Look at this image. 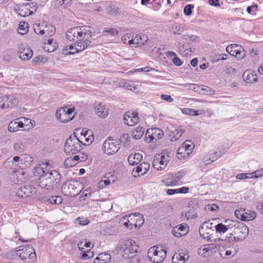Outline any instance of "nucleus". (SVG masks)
I'll use <instances>...</instances> for the list:
<instances>
[{
	"label": "nucleus",
	"instance_id": "nucleus-54",
	"mask_svg": "<svg viewBox=\"0 0 263 263\" xmlns=\"http://www.w3.org/2000/svg\"><path fill=\"white\" fill-rule=\"evenodd\" d=\"M150 128L148 129L146 131L145 134V137L146 138V140L148 143L152 142L154 140V139H152V134H150L152 132H149Z\"/></svg>",
	"mask_w": 263,
	"mask_h": 263
},
{
	"label": "nucleus",
	"instance_id": "nucleus-46",
	"mask_svg": "<svg viewBox=\"0 0 263 263\" xmlns=\"http://www.w3.org/2000/svg\"><path fill=\"white\" fill-rule=\"evenodd\" d=\"M104 33H108L109 34H110L111 36H115L117 35L118 33V31L115 28H105L103 30Z\"/></svg>",
	"mask_w": 263,
	"mask_h": 263
},
{
	"label": "nucleus",
	"instance_id": "nucleus-9",
	"mask_svg": "<svg viewBox=\"0 0 263 263\" xmlns=\"http://www.w3.org/2000/svg\"><path fill=\"white\" fill-rule=\"evenodd\" d=\"M235 215L241 221H247L254 220L256 217V213L255 211L240 208L235 211Z\"/></svg>",
	"mask_w": 263,
	"mask_h": 263
},
{
	"label": "nucleus",
	"instance_id": "nucleus-28",
	"mask_svg": "<svg viewBox=\"0 0 263 263\" xmlns=\"http://www.w3.org/2000/svg\"><path fill=\"white\" fill-rule=\"evenodd\" d=\"M149 132H152L150 134L152 135V139L155 140L156 141L161 139L164 136L163 130L158 128H150Z\"/></svg>",
	"mask_w": 263,
	"mask_h": 263
},
{
	"label": "nucleus",
	"instance_id": "nucleus-36",
	"mask_svg": "<svg viewBox=\"0 0 263 263\" xmlns=\"http://www.w3.org/2000/svg\"><path fill=\"white\" fill-rule=\"evenodd\" d=\"M232 252L231 250H227L224 248L221 249L219 250V255L223 258H229L231 256H233L235 254V252H233L232 255Z\"/></svg>",
	"mask_w": 263,
	"mask_h": 263
},
{
	"label": "nucleus",
	"instance_id": "nucleus-21",
	"mask_svg": "<svg viewBox=\"0 0 263 263\" xmlns=\"http://www.w3.org/2000/svg\"><path fill=\"white\" fill-rule=\"evenodd\" d=\"M142 155L139 153L131 154L128 157V161L131 165L139 163L142 159Z\"/></svg>",
	"mask_w": 263,
	"mask_h": 263
},
{
	"label": "nucleus",
	"instance_id": "nucleus-26",
	"mask_svg": "<svg viewBox=\"0 0 263 263\" xmlns=\"http://www.w3.org/2000/svg\"><path fill=\"white\" fill-rule=\"evenodd\" d=\"M33 55V51L29 48L22 49L19 52V57L22 60H29L32 57Z\"/></svg>",
	"mask_w": 263,
	"mask_h": 263
},
{
	"label": "nucleus",
	"instance_id": "nucleus-1",
	"mask_svg": "<svg viewBox=\"0 0 263 263\" xmlns=\"http://www.w3.org/2000/svg\"><path fill=\"white\" fill-rule=\"evenodd\" d=\"M92 30L89 26H77L68 30L66 37L70 41H76L75 51H69V54H73L86 49L91 43L89 39L92 36Z\"/></svg>",
	"mask_w": 263,
	"mask_h": 263
},
{
	"label": "nucleus",
	"instance_id": "nucleus-17",
	"mask_svg": "<svg viewBox=\"0 0 263 263\" xmlns=\"http://www.w3.org/2000/svg\"><path fill=\"white\" fill-rule=\"evenodd\" d=\"M47 164L46 163H42L36 165L33 170L34 175L39 177V178H42L43 176H45V174L49 172L47 170Z\"/></svg>",
	"mask_w": 263,
	"mask_h": 263
},
{
	"label": "nucleus",
	"instance_id": "nucleus-34",
	"mask_svg": "<svg viewBox=\"0 0 263 263\" xmlns=\"http://www.w3.org/2000/svg\"><path fill=\"white\" fill-rule=\"evenodd\" d=\"M144 129L141 126L136 128L132 132V137L134 139H140L143 135Z\"/></svg>",
	"mask_w": 263,
	"mask_h": 263
},
{
	"label": "nucleus",
	"instance_id": "nucleus-59",
	"mask_svg": "<svg viewBox=\"0 0 263 263\" xmlns=\"http://www.w3.org/2000/svg\"><path fill=\"white\" fill-rule=\"evenodd\" d=\"M79 155L80 158V161L81 162L85 161L88 158V156H87V154L86 153H84V152L80 153L79 154Z\"/></svg>",
	"mask_w": 263,
	"mask_h": 263
},
{
	"label": "nucleus",
	"instance_id": "nucleus-56",
	"mask_svg": "<svg viewBox=\"0 0 263 263\" xmlns=\"http://www.w3.org/2000/svg\"><path fill=\"white\" fill-rule=\"evenodd\" d=\"M20 121H22L23 122V127L25 125L27 126L29 123H31V119L29 118H27L25 117H21L19 118Z\"/></svg>",
	"mask_w": 263,
	"mask_h": 263
},
{
	"label": "nucleus",
	"instance_id": "nucleus-18",
	"mask_svg": "<svg viewBox=\"0 0 263 263\" xmlns=\"http://www.w3.org/2000/svg\"><path fill=\"white\" fill-rule=\"evenodd\" d=\"M20 128H23V122L20 121L19 118L11 121L8 126V130L10 132H15Z\"/></svg>",
	"mask_w": 263,
	"mask_h": 263
},
{
	"label": "nucleus",
	"instance_id": "nucleus-32",
	"mask_svg": "<svg viewBox=\"0 0 263 263\" xmlns=\"http://www.w3.org/2000/svg\"><path fill=\"white\" fill-rule=\"evenodd\" d=\"M178 51L183 56L191 54L192 50L187 44H179Z\"/></svg>",
	"mask_w": 263,
	"mask_h": 263
},
{
	"label": "nucleus",
	"instance_id": "nucleus-45",
	"mask_svg": "<svg viewBox=\"0 0 263 263\" xmlns=\"http://www.w3.org/2000/svg\"><path fill=\"white\" fill-rule=\"evenodd\" d=\"M193 8H194L193 5L189 4V5H186L184 7V10H183L184 13L185 14V15H186L187 16L190 15L192 13V10Z\"/></svg>",
	"mask_w": 263,
	"mask_h": 263
},
{
	"label": "nucleus",
	"instance_id": "nucleus-35",
	"mask_svg": "<svg viewBox=\"0 0 263 263\" xmlns=\"http://www.w3.org/2000/svg\"><path fill=\"white\" fill-rule=\"evenodd\" d=\"M28 24L25 22L20 23L18 28V32L21 35L26 34L28 31Z\"/></svg>",
	"mask_w": 263,
	"mask_h": 263
},
{
	"label": "nucleus",
	"instance_id": "nucleus-47",
	"mask_svg": "<svg viewBox=\"0 0 263 263\" xmlns=\"http://www.w3.org/2000/svg\"><path fill=\"white\" fill-rule=\"evenodd\" d=\"M76 221L78 224L82 226L87 225L89 223V220L85 218L79 217L76 219Z\"/></svg>",
	"mask_w": 263,
	"mask_h": 263
},
{
	"label": "nucleus",
	"instance_id": "nucleus-29",
	"mask_svg": "<svg viewBox=\"0 0 263 263\" xmlns=\"http://www.w3.org/2000/svg\"><path fill=\"white\" fill-rule=\"evenodd\" d=\"M183 131L179 128H175L174 130L171 131L169 136L171 141H176L178 140L182 136Z\"/></svg>",
	"mask_w": 263,
	"mask_h": 263
},
{
	"label": "nucleus",
	"instance_id": "nucleus-15",
	"mask_svg": "<svg viewBox=\"0 0 263 263\" xmlns=\"http://www.w3.org/2000/svg\"><path fill=\"white\" fill-rule=\"evenodd\" d=\"M55 115L57 119L63 123L69 122L74 118V116L72 117L69 116L66 113L65 110L63 109L62 108L58 109L56 111Z\"/></svg>",
	"mask_w": 263,
	"mask_h": 263
},
{
	"label": "nucleus",
	"instance_id": "nucleus-2",
	"mask_svg": "<svg viewBox=\"0 0 263 263\" xmlns=\"http://www.w3.org/2000/svg\"><path fill=\"white\" fill-rule=\"evenodd\" d=\"M61 175L55 170L47 172L42 178H39V185L47 190L57 188L61 181Z\"/></svg>",
	"mask_w": 263,
	"mask_h": 263
},
{
	"label": "nucleus",
	"instance_id": "nucleus-37",
	"mask_svg": "<svg viewBox=\"0 0 263 263\" xmlns=\"http://www.w3.org/2000/svg\"><path fill=\"white\" fill-rule=\"evenodd\" d=\"M13 147L14 149L18 153H21L23 152L26 148L25 145L20 141L17 142L15 143H14Z\"/></svg>",
	"mask_w": 263,
	"mask_h": 263
},
{
	"label": "nucleus",
	"instance_id": "nucleus-8",
	"mask_svg": "<svg viewBox=\"0 0 263 263\" xmlns=\"http://www.w3.org/2000/svg\"><path fill=\"white\" fill-rule=\"evenodd\" d=\"M78 182L75 180H69L64 183L61 187L62 192L65 196L74 197L79 194V190L76 185Z\"/></svg>",
	"mask_w": 263,
	"mask_h": 263
},
{
	"label": "nucleus",
	"instance_id": "nucleus-57",
	"mask_svg": "<svg viewBox=\"0 0 263 263\" xmlns=\"http://www.w3.org/2000/svg\"><path fill=\"white\" fill-rule=\"evenodd\" d=\"M161 99L165 100L168 102H172L173 101V99L172 98L170 95H162L161 96Z\"/></svg>",
	"mask_w": 263,
	"mask_h": 263
},
{
	"label": "nucleus",
	"instance_id": "nucleus-19",
	"mask_svg": "<svg viewBox=\"0 0 263 263\" xmlns=\"http://www.w3.org/2000/svg\"><path fill=\"white\" fill-rule=\"evenodd\" d=\"M243 79L247 83H251L253 82H256L257 77L256 74H254L251 71L246 70L242 74Z\"/></svg>",
	"mask_w": 263,
	"mask_h": 263
},
{
	"label": "nucleus",
	"instance_id": "nucleus-20",
	"mask_svg": "<svg viewBox=\"0 0 263 263\" xmlns=\"http://www.w3.org/2000/svg\"><path fill=\"white\" fill-rule=\"evenodd\" d=\"M111 260V256L106 253L100 254L94 260V263H108Z\"/></svg>",
	"mask_w": 263,
	"mask_h": 263
},
{
	"label": "nucleus",
	"instance_id": "nucleus-49",
	"mask_svg": "<svg viewBox=\"0 0 263 263\" xmlns=\"http://www.w3.org/2000/svg\"><path fill=\"white\" fill-rule=\"evenodd\" d=\"M236 177L237 179H240V180H242V179H247V178H251V175H250V174H245V173L239 174L236 176Z\"/></svg>",
	"mask_w": 263,
	"mask_h": 263
},
{
	"label": "nucleus",
	"instance_id": "nucleus-48",
	"mask_svg": "<svg viewBox=\"0 0 263 263\" xmlns=\"http://www.w3.org/2000/svg\"><path fill=\"white\" fill-rule=\"evenodd\" d=\"M204 231V228L203 227H200L199 229V233L200 236L204 239H209V233H203Z\"/></svg>",
	"mask_w": 263,
	"mask_h": 263
},
{
	"label": "nucleus",
	"instance_id": "nucleus-30",
	"mask_svg": "<svg viewBox=\"0 0 263 263\" xmlns=\"http://www.w3.org/2000/svg\"><path fill=\"white\" fill-rule=\"evenodd\" d=\"M166 256V251L162 249L160 250V252L157 254V256L153 257V261L154 263H160L162 262L165 258Z\"/></svg>",
	"mask_w": 263,
	"mask_h": 263
},
{
	"label": "nucleus",
	"instance_id": "nucleus-50",
	"mask_svg": "<svg viewBox=\"0 0 263 263\" xmlns=\"http://www.w3.org/2000/svg\"><path fill=\"white\" fill-rule=\"evenodd\" d=\"M139 39L140 41H139V43L144 45L147 43V42L148 40V38L145 34H140Z\"/></svg>",
	"mask_w": 263,
	"mask_h": 263
},
{
	"label": "nucleus",
	"instance_id": "nucleus-24",
	"mask_svg": "<svg viewBox=\"0 0 263 263\" xmlns=\"http://www.w3.org/2000/svg\"><path fill=\"white\" fill-rule=\"evenodd\" d=\"M96 112L100 117L105 118L108 115L107 108L101 103L96 107Z\"/></svg>",
	"mask_w": 263,
	"mask_h": 263
},
{
	"label": "nucleus",
	"instance_id": "nucleus-7",
	"mask_svg": "<svg viewBox=\"0 0 263 263\" xmlns=\"http://www.w3.org/2000/svg\"><path fill=\"white\" fill-rule=\"evenodd\" d=\"M15 251L17 255L24 260L29 259L32 261L36 256L34 249L31 245L19 246L16 248Z\"/></svg>",
	"mask_w": 263,
	"mask_h": 263
},
{
	"label": "nucleus",
	"instance_id": "nucleus-51",
	"mask_svg": "<svg viewBox=\"0 0 263 263\" xmlns=\"http://www.w3.org/2000/svg\"><path fill=\"white\" fill-rule=\"evenodd\" d=\"M27 5H29V9L32 11V13L36 11L37 6L34 2L27 3Z\"/></svg>",
	"mask_w": 263,
	"mask_h": 263
},
{
	"label": "nucleus",
	"instance_id": "nucleus-52",
	"mask_svg": "<svg viewBox=\"0 0 263 263\" xmlns=\"http://www.w3.org/2000/svg\"><path fill=\"white\" fill-rule=\"evenodd\" d=\"M173 63L177 66H180L182 64L181 60L177 57H174L172 60Z\"/></svg>",
	"mask_w": 263,
	"mask_h": 263
},
{
	"label": "nucleus",
	"instance_id": "nucleus-3",
	"mask_svg": "<svg viewBox=\"0 0 263 263\" xmlns=\"http://www.w3.org/2000/svg\"><path fill=\"white\" fill-rule=\"evenodd\" d=\"M138 249L136 242L133 240H123L120 241L117 248V253L124 258L133 257Z\"/></svg>",
	"mask_w": 263,
	"mask_h": 263
},
{
	"label": "nucleus",
	"instance_id": "nucleus-41",
	"mask_svg": "<svg viewBox=\"0 0 263 263\" xmlns=\"http://www.w3.org/2000/svg\"><path fill=\"white\" fill-rule=\"evenodd\" d=\"M94 253L90 250L84 251L82 253L81 258L84 260L88 259L93 257Z\"/></svg>",
	"mask_w": 263,
	"mask_h": 263
},
{
	"label": "nucleus",
	"instance_id": "nucleus-25",
	"mask_svg": "<svg viewBox=\"0 0 263 263\" xmlns=\"http://www.w3.org/2000/svg\"><path fill=\"white\" fill-rule=\"evenodd\" d=\"M149 167L150 165L148 163L144 162L136 167V172H134V173H140V175H143L147 172Z\"/></svg>",
	"mask_w": 263,
	"mask_h": 263
},
{
	"label": "nucleus",
	"instance_id": "nucleus-63",
	"mask_svg": "<svg viewBox=\"0 0 263 263\" xmlns=\"http://www.w3.org/2000/svg\"><path fill=\"white\" fill-rule=\"evenodd\" d=\"M219 0H209V3L210 5L213 6L215 7L220 6V4L219 3Z\"/></svg>",
	"mask_w": 263,
	"mask_h": 263
},
{
	"label": "nucleus",
	"instance_id": "nucleus-62",
	"mask_svg": "<svg viewBox=\"0 0 263 263\" xmlns=\"http://www.w3.org/2000/svg\"><path fill=\"white\" fill-rule=\"evenodd\" d=\"M208 209L210 211H214L218 209V206L215 204L208 205Z\"/></svg>",
	"mask_w": 263,
	"mask_h": 263
},
{
	"label": "nucleus",
	"instance_id": "nucleus-43",
	"mask_svg": "<svg viewBox=\"0 0 263 263\" xmlns=\"http://www.w3.org/2000/svg\"><path fill=\"white\" fill-rule=\"evenodd\" d=\"M159 158L157 157L156 155L154 156L153 162V166L155 168V169L158 171H161L162 167H160V163L159 162Z\"/></svg>",
	"mask_w": 263,
	"mask_h": 263
},
{
	"label": "nucleus",
	"instance_id": "nucleus-40",
	"mask_svg": "<svg viewBox=\"0 0 263 263\" xmlns=\"http://www.w3.org/2000/svg\"><path fill=\"white\" fill-rule=\"evenodd\" d=\"M215 228L216 232L221 234L225 233L228 230L226 226L221 223L217 224Z\"/></svg>",
	"mask_w": 263,
	"mask_h": 263
},
{
	"label": "nucleus",
	"instance_id": "nucleus-11",
	"mask_svg": "<svg viewBox=\"0 0 263 263\" xmlns=\"http://www.w3.org/2000/svg\"><path fill=\"white\" fill-rule=\"evenodd\" d=\"M36 190L30 185H25L18 189L16 196L20 198H27L35 194Z\"/></svg>",
	"mask_w": 263,
	"mask_h": 263
},
{
	"label": "nucleus",
	"instance_id": "nucleus-6",
	"mask_svg": "<svg viewBox=\"0 0 263 263\" xmlns=\"http://www.w3.org/2000/svg\"><path fill=\"white\" fill-rule=\"evenodd\" d=\"M34 31L37 34L50 37L53 35L55 32V27L46 22H42L34 24Z\"/></svg>",
	"mask_w": 263,
	"mask_h": 263
},
{
	"label": "nucleus",
	"instance_id": "nucleus-53",
	"mask_svg": "<svg viewBox=\"0 0 263 263\" xmlns=\"http://www.w3.org/2000/svg\"><path fill=\"white\" fill-rule=\"evenodd\" d=\"M124 87L128 90L135 91L137 89V87L134 86L133 84H130L129 83H125Z\"/></svg>",
	"mask_w": 263,
	"mask_h": 263
},
{
	"label": "nucleus",
	"instance_id": "nucleus-58",
	"mask_svg": "<svg viewBox=\"0 0 263 263\" xmlns=\"http://www.w3.org/2000/svg\"><path fill=\"white\" fill-rule=\"evenodd\" d=\"M63 109L65 110L66 113L69 116H71V114L74 110V108H68L67 107H64L62 108Z\"/></svg>",
	"mask_w": 263,
	"mask_h": 263
},
{
	"label": "nucleus",
	"instance_id": "nucleus-64",
	"mask_svg": "<svg viewBox=\"0 0 263 263\" xmlns=\"http://www.w3.org/2000/svg\"><path fill=\"white\" fill-rule=\"evenodd\" d=\"M178 193H187L189 192V188L187 187H182L177 189Z\"/></svg>",
	"mask_w": 263,
	"mask_h": 263
},
{
	"label": "nucleus",
	"instance_id": "nucleus-16",
	"mask_svg": "<svg viewBox=\"0 0 263 263\" xmlns=\"http://www.w3.org/2000/svg\"><path fill=\"white\" fill-rule=\"evenodd\" d=\"M235 234L240 237L246 238L249 234V229L247 226L242 222H239L237 227L234 229Z\"/></svg>",
	"mask_w": 263,
	"mask_h": 263
},
{
	"label": "nucleus",
	"instance_id": "nucleus-12",
	"mask_svg": "<svg viewBox=\"0 0 263 263\" xmlns=\"http://www.w3.org/2000/svg\"><path fill=\"white\" fill-rule=\"evenodd\" d=\"M226 51L230 54L236 57L238 59H241L245 57V50L237 44H231L226 48Z\"/></svg>",
	"mask_w": 263,
	"mask_h": 263
},
{
	"label": "nucleus",
	"instance_id": "nucleus-33",
	"mask_svg": "<svg viewBox=\"0 0 263 263\" xmlns=\"http://www.w3.org/2000/svg\"><path fill=\"white\" fill-rule=\"evenodd\" d=\"M157 157H158L159 159V162L160 163V165L161 167H162V170L164 169L166 166L168 161V156L167 155L165 156L162 154H156Z\"/></svg>",
	"mask_w": 263,
	"mask_h": 263
},
{
	"label": "nucleus",
	"instance_id": "nucleus-14",
	"mask_svg": "<svg viewBox=\"0 0 263 263\" xmlns=\"http://www.w3.org/2000/svg\"><path fill=\"white\" fill-rule=\"evenodd\" d=\"M123 121L126 125L134 126L139 122V118L137 112L127 111L124 114Z\"/></svg>",
	"mask_w": 263,
	"mask_h": 263
},
{
	"label": "nucleus",
	"instance_id": "nucleus-42",
	"mask_svg": "<svg viewBox=\"0 0 263 263\" xmlns=\"http://www.w3.org/2000/svg\"><path fill=\"white\" fill-rule=\"evenodd\" d=\"M176 228L178 229V230L181 232L182 236L185 235L189 231V227L186 224L185 226H183L182 224L177 226Z\"/></svg>",
	"mask_w": 263,
	"mask_h": 263
},
{
	"label": "nucleus",
	"instance_id": "nucleus-13",
	"mask_svg": "<svg viewBox=\"0 0 263 263\" xmlns=\"http://www.w3.org/2000/svg\"><path fill=\"white\" fill-rule=\"evenodd\" d=\"M16 103L17 100L13 96H3L0 97V108L2 109L12 107Z\"/></svg>",
	"mask_w": 263,
	"mask_h": 263
},
{
	"label": "nucleus",
	"instance_id": "nucleus-27",
	"mask_svg": "<svg viewBox=\"0 0 263 263\" xmlns=\"http://www.w3.org/2000/svg\"><path fill=\"white\" fill-rule=\"evenodd\" d=\"M194 147L193 143L191 141L186 140L183 143L182 146L179 148V151L186 152L187 155L192 152Z\"/></svg>",
	"mask_w": 263,
	"mask_h": 263
},
{
	"label": "nucleus",
	"instance_id": "nucleus-55",
	"mask_svg": "<svg viewBox=\"0 0 263 263\" xmlns=\"http://www.w3.org/2000/svg\"><path fill=\"white\" fill-rule=\"evenodd\" d=\"M172 233V234L175 237H180L181 236H182V235L181 233V232L179 231L176 227L173 229Z\"/></svg>",
	"mask_w": 263,
	"mask_h": 263
},
{
	"label": "nucleus",
	"instance_id": "nucleus-4",
	"mask_svg": "<svg viewBox=\"0 0 263 263\" xmlns=\"http://www.w3.org/2000/svg\"><path fill=\"white\" fill-rule=\"evenodd\" d=\"M121 222L125 227L132 229L133 226L135 228L141 227L144 222V219L141 214L135 213L123 217Z\"/></svg>",
	"mask_w": 263,
	"mask_h": 263
},
{
	"label": "nucleus",
	"instance_id": "nucleus-60",
	"mask_svg": "<svg viewBox=\"0 0 263 263\" xmlns=\"http://www.w3.org/2000/svg\"><path fill=\"white\" fill-rule=\"evenodd\" d=\"M152 70H155V69L152 68L151 67H145L143 68H139L136 70V71H144V72H149Z\"/></svg>",
	"mask_w": 263,
	"mask_h": 263
},
{
	"label": "nucleus",
	"instance_id": "nucleus-23",
	"mask_svg": "<svg viewBox=\"0 0 263 263\" xmlns=\"http://www.w3.org/2000/svg\"><path fill=\"white\" fill-rule=\"evenodd\" d=\"M43 200L51 204H59L63 201V199L60 196H51L50 197H44Z\"/></svg>",
	"mask_w": 263,
	"mask_h": 263
},
{
	"label": "nucleus",
	"instance_id": "nucleus-5",
	"mask_svg": "<svg viewBox=\"0 0 263 263\" xmlns=\"http://www.w3.org/2000/svg\"><path fill=\"white\" fill-rule=\"evenodd\" d=\"M83 145H86L81 142L76 136H70L64 144V152L67 155L74 154L79 152Z\"/></svg>",
	"mask_w": 263,
	"mask_h": 263
},
{
	"label": "nucleus",
	"instance_id": "nucleus-38",
	"mask_svg": "<svg viewBox=\"0 0 263 263\" xmlns=\"http://www.w3.org/2000/svg\"><path fill=\"white\" fill-rule=\"evenodd\" d=\"M239 223V221H236L230 219H227L225 221V225L227 227L228 229L232 228L236 229Z\"/></svg>",
	"mask_w": 263,
	"mask_h": 263
},
{
	"label": "nucleus",
	"instance_id": "nucleus-44",
	"mask_svg": "<svg viewBox=\"0 0 263 263\" xmlns=\"http://www.w3.org/2000/svg\"><path fill=\"white\" fill-rule=\"evenodd\" d=\"M251 178H257L263 176V168L258 170L250 174Z\"/></svg>",
	"mask_w": 263,
	"mask_h": 263
},
{
	"label": "nucleus",
	"instance_id": "nucleus-31",
	"mask_svg": "<svg viewBox=\"0 0 263 263\" xmlns=\"http://www.w3.org/2000/svg\"><path fill=\"white\" fill-rule=\"evenodd\" d=\"M162 249V248L161 247L160 248L156 246H154L151 247L148 250L147 256L151 261H153V257L157 256V254L160 252V250Z\"/></svg>",
	"mask_w": 263,
	"mask_h": 263
},
{
	"label": "nucleus",
	"instance_id": "nucleus-10",
	"mask_svg": "<svg viewBox=\"0 0 263 263\" xmlns=\"http://www.w3.org/2000/svg\"><path fill=\"white\" fill-rule=\"evenodd\" d=\"M120 144L117 141H114L113 140L108 138L106 139L103 144V150L104 152L108 155H113L119 150Z\"/></svg>",
	"mask_w": 263,
	"mask_h": 263
},
{
	"label": "nucleus",
	"instance_id": "nucleus-61",
	"mask_svg": "<svg viewBox=\"0 0 263 263\" xmlns=\"http://www.w3.org/2000/svg\"><path fill=\"white\" fill-rule=\"evenodd\" d=\"M71 1L72 0H59V3L60 5L65 6L70 4Z\"/></svg>",
	"mask_w": 263,
	"mask_h": 263
},
{
	"label": "nucleus",
	"instance_id": "nucleus-39",
	"mask_svg": "<svg viewBox=\"0 0 263 263\" xmlns=\"http://www.w3.org/2000/svg\"><path fill=\"white\" fill-rule=\"evenodd\" d=\"M197 111L192 108H184L182 109V112L183 114L189 115L190 116H197L201 115V113H196Z\"/></svg>",
	"mask_w": 263,
	"mask_h": 263
},
{
	"label": "nucleus",
	"instance_id": "nucleus-22",
	"mask_svg": "<svg viewBox=\"0 0 263 263\" xmlns=\"http://www.w3.org/2000/svg\"><path fill=\"white\" fill-rule=\"evenodd\" d=\"M17 13L20 15L25 17L32 14V11L29 9V5H27V3H25L18 7Z\"/></svg>",
	"mask_w": 263,
	"mask_h": 263
}]
</instances>
